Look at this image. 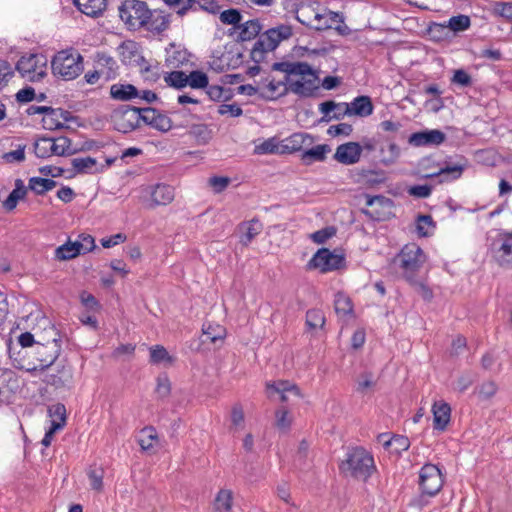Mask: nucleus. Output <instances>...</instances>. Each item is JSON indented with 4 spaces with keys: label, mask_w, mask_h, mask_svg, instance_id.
I'll return each instance as SVG.
<instances>
[{
    "label": "nucleus",
    "mask_w": 512,
    "mask_h": 512,
    "mask_svg": "<svg viewBox=\"0 0 512 512\" xmlns=\"http://www.w3.org/2000/svg\"><path fill=\"white\" fill-rule=\"evenodd\" d=\"M340 469L346 475L366 480L374 469V459L365 449L357 447L347 453V457L341 463Z\"/></svg>",
    "instance_id": "3"
},
{
    "label": "nucleus",
    "mask_w": 512,
    "mask_h": 512,
    "mask_svg": "<svg viewBox=\"0 0 512 512\" xmlns=\"http://www.w3.org/2000/svg\"><path fill=\"white\" fill-rule=\"evenodd\" d=\"M471 25L470 17L464 14L451 17L444 23H433L430 26L432 33L444 34L446 31H452L457 34L467 30Z\"/></svg>",
    "instance_id": "15"
},
{
    "label": "nucleus",
    "mask_w": 512,
    "mask_h": 512,
    "mask_svg": "<svg viewBox=\"0 0 512 512\" xmlns=\"http://www.w3.org/2000/svg\"><path fill=\"white\" fill-rule=\"evenodd\" d=\"M42 124L45 129L48 130H58L63 129L65 127L64 123L59 120L58 110L54 108V112H47L43 119Z\"/></svg>",
    "instance_id": "52"
},
{
    "label": "nucleus",
    "mask_w": 512,
    "mask_h": 512,
    "mask_svg": "<svg viewBox=\"0 0 512 512\" xmlns=\"http://www.w3.org/2000/svg\"><path fill=\"white\" fill-rule=\"evenodd\" d=\"M208 84V76L200 70H194L187 75V85L193 89H203L208 87Z\"/></svg>",
    "instance_id": "44"
},
{
    "label": "nucleus",
    "mask_w": 512,
    "mask_h": 512,
    "mask_svg": "<svg viewBox=\"0 0 512 512\" xmlns=\"http://www.w3.org/2000/svg\"><path fill=\"white\" fill-rule=\"evenodd\" d=\"M362 146L358 142H347L339 145L333 155L335 161L343 165H353L359 162Z\"/></svg>",
    "instance_id": "14"
},
{
    "label": "nucleus",
    "mask_w": 512,
    "mask_h": 512,
    "mask_svg": "<svg viewBox=\"0 0 512 512\" xmlns=\"http://www.w3.org/2000/svg\"><path fill=\"white\" fill-rule=\"evenodd\" d=\"M497 389V385L494 381H486L478 387V395L480 398L486 400L493 397Z\"/></svg>",
    "instance_id": "60"
},
{
    "label": "nucleus",
    "mask_w": 512,
    "mask_h": 512,
    "mask_svg": "<svg viewBox=\"0 0 512 512\" xmlns=\"http://www.w3.org/2000/svg\"><path fill=\"white\" fill-rule=\"evenodd\" d=\"M279 42L272 35L271 30H267L265 33L260 35L258 40L254 43L251 50V57L255 62H260L264 59V54L269 51H273L277 48Z\"/></svg>",
    "instance_id": "16"
},
{
    "label": "nucleus",
    "mask_w": 512,
    "mask_h": 512,
    "mask_svg": "<svg viewBox=\"0 0 512 512\" xmlns=\"http://www.w3.org/2000/svg\"><path fill=\"white\" fill-rule=\"evenodd\" d=\"M77 243L81 254H85L88 252H91L95 248V240L94 238L89 235L82 233L78 236V239L75 241Z\"/></svg>",
    "instance_id": "59"
},
{
    "label": "nucleus",
    "mask_w": 512,
    "mask_h": 512,
    "mask_svg": "<svg viewBox=\"0 0 512 512\" xmlns=\"http://www.w3.org/2000/svg\"><path fill=\"white\" fill-rule=\"evenodd\" d=\"M167 6L173 8L176 14L183 17L188 12L195 11V0H162Z\"/></svg>",
    "instance_id": "40"
},
{
    "label": "nucleus",
    "mask_w": 512,
    "mask_h": 512,
    "mask_svg": "<svg viewBox=\"0 0 512 512\" xmlns=\"http://www.w3.org/2000/svg\"><path fill=\"white\" fill-rule=\"evenodd\" d=\"M71 164L76 173H90L96 166L97 161L95 158L90 156L83 158H74L71 160Z\"/></svg>",
    "instance_id": "45"
},
{
    "label": "nucleus",
    "mask_w": 512,
    "mask_h": 512,
    "mask_svg": "<svg viewBox=\"0 0 512 512\" xmlns=\"http://www.w3.org/2000/svg\"><path fill=\"white\" fill-rule=\"evenodd\" d=\"M188 134L193 137L199 145L207 144L212 138V130L207 124L203 123L192 124L189 127Z\"/></svg>",
    "instance_id": "31"
},
{
    "label": "nucleus",
    "mask_w": 512,
    "mask_h": 512,
    "mask_svg": "<svg viewBox=\"0 0 512 512\" xmlns=\"http://www.w3.org/2000/svg\"><path fill=\"white\" fill-rule=\"evenodd\" d=\"M96 63L99 69L104 70L106 80L115 78L117 63L113 57L105 53H98Z\"/></svg>",
    "instance_id": "34"
},
{
    "label": "nucleus",
    "mask_w": 512,
    "mask_h": 512,
    "mask_svg": "<svg viewBox=\"0 0 512 512\" xmlns=\"http://www.w3.org/2000/svg\"><path fill=\"white\" fill-rule=\"evenodd\" d=\"M169 16L168 15H162V14H153L152 18L149 20V28L151 30H155L157 32H163L165 31L169 26Z\"/></svg>",
    "instance_id": "54"
},
{
    "label": "nucleus",
    "mask_w": 512,
    "mask_h": 512,
    "mask_svg": "<svg viewBox=\"0 0 512 512\" xmlns=\"http://www.w3.org/2000/svg\"><path fill=\"white\" fill-rule=\"evenodd\" d=\"M52 151L57 156H69L77 152L75 148L71 147V140L66 136L52 138Z\"/></svg>",
    "instance_id": "37"
},
{
    "label": "nucleus",
    "mask_w": 512,
    "mask_h": 512,
    "mask_svg": "<svg viewBox=\"0 0 512 512\" xmlns=\"http://www.w3.org/2000/svg\"><path fill=\"white\" fill-rule=\"evenodd\" d=\"M240 29L238 40L239 41H250L254 39L261 31L262 27L257 19L246 21L245 23L238 25Z\"/></svg>",
    "instance_id": "30"
},
{
    "label": "nucleus",
    "mask_w": 512,
    "mask_h": 512,
    "mask_svg": "<svg viewBox=\"0 0 512 512\" xmlns=\"http://www.w3.org/2000/svg\"><path fill=\"white\" fill-rule=\"evenodd\" d=\"M111 120L117 131L122 133L131 132L140 127L143 120L142 108L122 105L113 110Z\"/></svg>",
    "instance_id": "8"
},
{
    "label": "nucleus",
    "mask_w": 512,
    "mask_h": 512,
    "mask_svg": "<svg viewBox=\"0 0 512 512\" xmlns=\"http://www.w3.org/2000/svg\"><path fill=\"white\" fill-rule=\"evenodd\" d=\"M77 9L86 16L97 18L107 8V0H73Z\"/></svg>",
    "instance_id": "19"
},
{
    "label": "nucleus",
    "mask_w": 512,
    "mask_h": 512,
    "mask_svg": "<svg viewBox=\"0 0 512 512\" xmlns=\"http://www.w3.org/2000/svg\"><path fill=\"white\" fill-rule=\"evenodd\" d=\"M384 444L387 447H393L395 452L400 453L409 448L410 441L406 436H393L390 440L385 441Z\"/></svg>",
    "instance_id": "58"
},
{
    "label": "nucleus",
    "mask_w": 512,
    "mask_h": 512,
    "mask_svg": "<svg viewBox=\"0 0 512 512\" xmlns=\"http://www.w3.org/2000/svg\"><path fill=\"white\" fill-rule=\"evenodd\" d=\"M233 492L229 489H221L214 500L215 512H232Z\"/></svg>",
    "instance_id": "32"
},
{
    "label": "nucleus",
    "mask_w": 512,
    "mask_h": 512,
    "mask_svg": "<svg viewBox=\"0 0 512 512\" xmlns=\"http://www.w3.org/2000/svg\"><path fill=\"white\" fill-rule=\"evenodd\" d=\"M15 68L23 79L37 82L46 76V59L39 54L22 56Z\"/></svg>",
    "instance_id": "9"
},
{
    "label": "nucleus",
    "mask_w": 512,
    "mask_h": 512,
    "mask_svg": "<svg viewBox=\"0 0 512 512\" xmlns=\"http://www.w3.org/2000/svg\"><path fill=\"white\" fill-rule=\"evenodd\" d=\"M206 88L207 95L213 101H227L232 97L231 91L229 89L226 90L221 86L211 85Z\"/></svg>",
    "instance_id": "51"
},
{
    "label": "nucleus",
    "mask_w": 512,
    "mask_h": 512,
    "mask_svg": "<svg viewBox=\"0 0 512 512\" xmlns=\"http://www.w3.org/2000/svg\"><path fill=\"white\" fill-rule=\"evenodd\" d=\"M289 92L286 78L284 81L271 80L261 88L260 96L266 100H275Z\"/></svg>",
    "instance_id": "25"
},
{
    "label": "nucleus",
    "mask_w": 512,
    "mask_h": 512,
    "mask_svg": "<svg viewBox=\"0 0 512 512\" xmlns=\"http://www.w3.org/2000/svg\"><path fill=\"white\" fill-rule=\"evenodd\" d=\"M313 13V8H311L310 6L301 5V7L296 11V19L305 26H311L310 18Z\"/></svg>",
    "instance_id": "64"
},
{
    "label": "nucleus",
    "mask_w": 512,
    "mask_h": 512,
    "mask_svg": "<svg viewBox=\"0 0 512 512\" xmlns=\"http://www.w3.org/2000/svg\"><path fill=\"white\" fill-rule=\"evenodd\" d=\"M226 330L224 327L220 325H211L209 324L207 327L203 328V337L202 342L210 341L211 343H216L218 340H223L225 337Z\"/></svg>",
    "instance_id": "43"
},
{
    "label": "nucleus",
    "mask_w": 512,
    "mask_h": 512,
    "mask_svg": "<svg viewBox=\"0 0 512 512\" xmlns=\"http://www.w3.org/2000/svg\"><path fill=\"white\" fill-rule=\"evenodd\" d=\"M140 96V91L129 83H116L110 87V97L114 100L127 102Z\"/></svg>",
    "instance_id": "20"
},
{
    "label": "nucleus",
    "mask_w": 512,
    "mask_h": 512,
    "mask_svg": "<svg viewBox=\"0 0 512 512\" xmlns=\"http://www.w3.org/2000/svg\"><path fill=\"white\" fill-rule=\"evenodd\" d=\"M241 233L240 243L248 246L251 241L262 231V224L258 219H252L248 222H243L238 226Z\"/></svg>",
    "instance_id": "26"
},
{
    "label": "nucleus",
    "mask_w": 512,
    "mask_h": 512,
    "mask_svg": "<svg viewBox=\"0 0 512 512\" xmlns=\"http://www.w3.org/2000/svg\"><path fill=\"white\" fill-rule=\"evenodd\" d=\"M429 227L434 228L432 217L430 215H419L416 223L417 233L422 237H427L429 235Z\"/></svg>",
    "instance_id": "57"
},
{
    "label": "nucleus",
    "mask_w": 512,
    "mask_h": 512,
    "mask_svg": "<svg viewBox=\"0 0 512 512\" xmlns=\"http://www.w3.org/2000/svg\"><path fill=\"white\" fill-rule=\"evenodd\" d=\"M286 82L288 84L289 92H292L299 97L308 98L315 94V91L319 88L318 76L310 66V73H306L305 76H301L299 80H292L286 76Z\"/></svg>",
    "instance_id": "12"
},
{
    "label": "nucleus",
    "mask_w": 512,
    "mask_h": 512,
    "mask_svg": "<svg viewBox=\"0 0 512 512\" xmlns=\"http://www.w3.org/2000/svg\"><path fill=\"white\" fill-rule=\"evenodd\" d=\"M155 392L160 399L167 398L171 393V382L167 373H160L156 379Z\"/></svg>",
    "instance_id": "47"
},
{
    "label": "nucleus",
    "mask_w": 512,
    "mask_h": 512,
    "mask_svg": "<svg viewBox=\"0 0 512 512\" xmlns=\"http://www.w3.org/2000/svg\"><path fill=\"white\" fill-rule=\"evenodd\" d=\"M154 205H167L174 199V188L167 184H157L150 192Z\"/></svg>",
    "instance_id": "28"
},
{
    "label": "nucleus",
    "mask_w": 512,
    "mask_h": 512,
    "mask_svg": "<svg viewBox=\"0 0 512 512\" xmlns=\"http://www.w3.org/2000/svg\"><path fill=\"white\" fill-rule=\"evenodd\" d=\"M46 178L32 177L29 179L28 188L36 195H44L46 193Z\"/></svg>",
    "instance_id": "63"
},
{
    "label": "nucleus",
    "mask_w": 512,
    "mask_h": 512,
    "mask_svg": "<svg viewBox=\"0 0 512 512\" xmlns=\"http://www.w3.org/2000/svg\"><path fill=\"white\" fill-rule=\"evenodd\" d=\"M279 42L272 35L271 30H267L265 33L260 35L258 40L254 43L251 50V57L255 62H260L264 59V54L269 51H273L277 48Z\"/></svg>",
    "instance_id": "17"
},
{
    "label": "nucleus",
    "mask_w": 512,
    "mask_h": 512,
    "mask_svg": "<svg viewBox=\"0 0 512 512\" xmlns=\"http://www.w3.org/2000/svg\"><path fill=\"white\" fill-rule=\"evenodd\" d=\"M267 389L273 390L274 392L279 394H283V392H293L297 396L300 395V389L296 385L291 384L288 381H281L277 384H267Z\"/></svg>",
    "instance_id": "56"
},
{
    "label": "nucleus",
    "mask_w": 512,
    "mask_h": 512,
    "mask_svg": "<svg viewBox=\"0 0 512 512\" xmlns=\"http://www.w3.org/2000/svg\"><path fill=\"white\" fill-rule=\"evenodd\" d=\"M375 382L373 381V375L370 372H365L359 376L357 379V387L356 391L360 393H365L368 388L374 386Z\"/></svg>",
    "instance_id": "62"
},
{
    "label": "nucleus",
    "mask_w": 512,
    "mask_h": 512,
    "mask_svg": "<svg viewBox=\"0 0 512 512\" xmlns=\"http://www.w3.org/2000/svg\"><path fill=\"white\" fill-rule=\"evenodd\" d=\"M348 106L351 115L367 117L373 113V104L369 96H358L348 103Z\"/></svg>",
    "instance_id": "29"
},
{
    "label": "nucleus",
    "mask_w": 512,
    "mask_h": 512,
    "mask_svg": "<svg viewBox=\"0 0 512 512\" xmlns=\"http://www.w3.org/2000/svg\"><path fill=\"white\" fill-rule=\"evenodd\" d=\"M119 17L129 29L148 26L152 11L146 2L141 0H124L118 7Z\"/></svg>",
    "instance_id": "5"
},
{
    "label": "nucleus",
    "mask_w": 512,
    "mask_h": 512,
    "mask_svg": "<svg viewBox=\"0 0 512 512\" xmlns=\"http://www.w3.org/2000/svg\"><path fill=\"white\" fill-rule=\"evenodd\" d=\"M334 310L340 318L352 314L353 304L350 297L342 292L336 293L334 298Z\"/></svg>",
    "instance_id": "35"
},
{
    "label": "nucleus",
    "mask_w": 512,
    "mask_h": 512,
    "mask_svg": "<svg viewBox=\"0 0 512 512\" xmlns=\"http://www.w3.org/2000/svg\"><path fill=\"white\" fill-rule=\"evenodd\" d=\"M446 139V135L437 129L416 132L410 135L409 143L416 147L440 145Z\"/></svg>",
    "instance_id": "18"
},
{
    "label": "nucleus",
    "mask_w": 512,
    "mask_h": 512,
    "mask_svg": "<svg viewBox=\"0 0 512 512\" xmlns=\"http://www.w3.org/2000/svg\"><path fill=\"white\" fill-rule=\"evenodd\" d=\"M90 486L93 490L101 491L103 488L104 471L100 467H90L87 472Z\"/></svg>",
    "instance_id": "50"
},
{
    "label": "nucleus",
    "mask_w": 512,
    "mask_h": 512,
    "mask_svg": "<svg viewBox=\"0 0 512 512\" xmlns=\"http://www.w3.org/2000/svg\"><path fill=\"white\" fill-rule=\"evenodd\" d=\"M143 120L142 122L150 127L160 131L168 132L173 128V122L166 114L152 107L142 108ZM185 127V125H174V128Z\"/></svg>",
    "instance_id": "13"
},
{
    "label": "nucleus",
    "mask_w": 512,
    "mask_h": 512,
    "mask_svg": "<svg viewBox=\"0 0 512 512\" xmlns=\"http://www.w3.org/2000/svg\"><path fill=\"white\" fill-rule=\"evenodd\" d=\"M47 332L51 338L46 342L37 340L33 346L32 354L37 364L28 362L25 367V370L35 377L39 375V372H44L45 369L53 366L61 353V339L58 337L57 330L50 327Z\"/></svg>",
    "instance_id": "1"
},
{
    "label": "nucleus",
    "mask_w": 512,
    "mask_h": 512,
    "mask_svg": "<svg viewBox=\"0 0 512 512\" xmlns=\"http://www.w3.org/2000/svg\"><path fill=\"white\" fill-rule=\"evenodd\" d=\"M173 358L169 355L166 348L161 345H156L150 348V362L159 364L162 362L172 363Z\"/></svg>",
    "instance_id": "49"
},
{
    "label": "nucleus",
    "mask_w": 512,
    "mask_h": 512,
    "mask_svg": "<svg viewBox=\"0 0 512 512\" xmlns=\"http://www.w3.org/2000/svg\"><path fill=\"white\" fill-rule=\"evenodd\" d=\"M398 260L405 278L410 283H416L415 274L426 260L423 250L415 243L407 244L399 253Z\"/></svg>",
    "instance_id": "7"
},
{
    "label": "nucleus",
    "mask_w": 512,
    "mask_h": 512,
    "mask_svg": "<svg viewBox=\"0 0 512 512\" xmlns=\"http://www.w3.org/2000/svg\"><path fill=\"white\" fill-rule=\"evenodd\" d=\"M27 193V188L24 186L22 180L15 181V188L11 191L7 199L4 201V207L11 211L16 208L20 199H23Z\"/></svg>",
    "instance_id": "36"
},
{
    "label": "nucleus",
    "mask_w": 512,
    "mask_h": 512,
    "mask_svg": "<svg viewBox=\"0 0 512 512\" xmlns=\"http://www.w3.org/2000/svg\"><path fill=\"white\" fill-rule=\"evenodd\" d=\"M443 476L440 469L434 464H425L419 472V487L421 495L411 500L410 505L422 508L426 502L425 496L433 497L439 493L443 486Z\"/></svg>",
    "instance_id": "4"
},
{
    "label": "nucleus",
    "mask_w": 512,
    "mask_h": 512,
    "mask_svg": "<svg viewBox=\"0 0 512 512\" xmlns=\"http://www.w3.org/2000/svg\"><path fill=\"white\" fill-rule=\"evenodd\" d=\"M345 263L343 254L331 252L327 248L319 249L312 259L309 261V266L319 269L321 272H328L341 268Z\"/></svg>",
    "instance_id": "11"
},
{
    "label": "nucleus",
    "mask_w": 512,
    "mask_h": 512,
    "mask_svg": "<svg viewBox=\"0 0 512 512\" xmlns=\"http://www.w3.org/2000/svg\"><path fill=\"white\" fill-rule=\"evenodd\" d=\"M465 166L463 164H454L450 165L448 163L445 164L438 172L431 173L425 175V178H433L438 176H444L445 178L442 180H455L461 177Z\"/></svg>",
    "instance_id": "33"
},
{
    "label": "nucleus",
    "mask_w": 512,
    "mask_h": 512,
    "mask_svg": "<svg viewBox=\"0 0 512 512\" xmlns=\"http://www.w3.org/2000/svg\"><path fill=\"white\" fill-rule=\"evenodd\" d=\"M220 21L226 25H240L242 15L239 10L231 8L220 13Z\"/></svg>",
    "instance_id": "53"
},
{
    "label": "nucleus",
    "mask_w": 512,
    "mask_h": 512,
    "mask_svg": "<svg viewBox=\"0 0 512 512\" xmlns=\"http://www.w3.org/2000/svg\"><path fill=\"white\" fill-rule=\"evenodd\" d=\"M434 429L443 431L448 425L451 417V407L448 403L435 402L432 407Z\"/></svg>",
    "instance_id": "21"
},
{
    "label": "nucleus",
    "mask_w": 512,
    "mask_h": 512,
    "mask_svg": "<svg viewBox=\"0 0 512 512\" xmlns=\"http://www.w3.org/2000/svg\"><path fill=\"white\" fill-rule=\"evenodd\" d=\"M336 234V228L328 226L311 234L310 238L317 244H323Z\"/></svg>",
    "instance_id": "55"
},
{
    "label": "nucleus",
    "mask_w": 512,
    "mask_h": 512,
    "mask_svg": "<svg viewBox=\"0 0 512 512\" xmlns=\"http://www.w3.org/2000/svg\"><path fill=\"white\" fill-rule=\"evenodd\" d=\"M283 144L276 137L269 138L255 147V153L262 154H283Z\"/></svg>",
    "instance_id": "38"
},
{
    "label": "nucleus",
    "mask_w": 512,
    "mask_h": 512,
    "mask_svg": "<svg viewBox=\"0 0 512 512\" xmlns=\"http://www.w3.org/2000/svg\"><path fill=\"white\" fill-rule=\"evenodd\" d=\"M165 82L176 89L187 86V74L183 71H172L164 77Z\"/></svg>",
    "instance_id": "48"
},
{
    "label": "nucleus",
    "mask_w": 512,
    "mask_h": 512,
    "mask_svg": "<svg viewBox=\"0 0 512 512\" xmlns=\"http://www.w3.org/2000/svg\"><path fill=\"white\" fill-rule=\"evenodd\" d=\"M231 179L225 176H213L209 178V185L215 193H221L230 184Z\"/></svg>",
    "instance_id": "61"
},
{
    "label": "nucleus",
    "mask_w": 512,
    "mask_h": 512,
    "mask_svg": "<svg viewBox=\"0 0 512 512\" xmlns=\"http://www.w3.org/2000/svg\"><path fill=\"white\" fill-rule=\"evenodd\" d=\"M137 442L142 451L154 453L155 447L159 443V437L156 429L152 426L144 427L137 436Z\"/></svg>",
    "instance_id": "23"
},
{
    "label": "nucleus",
    "mask_w": 512,
    "mask_h": 512,
    "mask_svg": "<svg viewBox=\"0 0 512 512\" xmlns=\"http://www.w3.org/2000/svg\"><path fill=\"white\" fill-rule=\"evenodd\" d=\"M52 138L42 137L34 144V152L38 158H48L54 155L52 151Z\"/></svg>",
    "instance_id": "42"
},
{
    "label": "nucleus",
    "mask_w": 512,
    "mask_h": 512,
    "mask_svg": "<svg viewBox=\"0 0 512 512\" xmlns=\"http://www.w3.org/2000/svg\"><path fill=\"white\" fill-rule=\"evenodd\" d=\"M80 254L81 251L75 241H67L65 244L59 246L55 251V256L58 260H69Z\"/></svg>",
    "instance_id": "39"
},
{
    "label": "nucleus",
    "mask_w": 512,
    "mask_h": 512,
    "mask_svg": "<svg viewBox=\"0 0 512 512\" xmlns=\"http://www.w3.org/2000/svg\"><path fill=\"white\" fill-rule=\"evenodd\" d=\"M272 70L280 71L290 77L291 75L305 76L306 73H310V65L306 62H275L272 65Z\"/></svg>",
    "instance_id": "24"
},
{
    "label": "nucleus",
    "mask_w": 512,
    "mask_h": 512,
    "mask_svg": "<svg viewBox=\"0 0 512 512\" xmlns=\"http://www.w3.org/2000/svg\"><path fill=\"white\" fill-rule=\"evenodd\" d=\"M312 140V136L307 133H294L282 141V153L290 154L300 151L305 145H310Z\"/></svg>",
    "instance_id": "22"
},
{
    "label": "nucleus",
    "mask_w": 512,
    "mask_h": 512,
    "mask_svg": "<svg viewBox=\"0 0 512 512\" xmlns=\"http://www.w3.org/2000/svg\"><path fill=\"white\" fill-rule=\"evenodd\" d=\"M83 60V56L74 48L61 50L51 61L52 73L66 81L74 80L84 70Z\"/></svg>",
    "instance_id": "2"
},
{
    "label": "nucleus",
    "mask_w": 512,
    "mask_h": 512,
    "mask_svg": "<svg viewBox=\"0 0 512 512\" xmlns=\"http://www.w3.org/2000/svg\"><path fill=\"white\" fill-rule=\"evenodd\" d=\"M381 158L380 162L384 166H390L398 160L400 156V147L396 143H390L388 150L385 151L383 148L380 150Z\"/></svg>",
    "instance_id": "46"
},
{
    "label": "nucleus",
    "mask_w": 512,
    "mask_h": 512,
    "mask_svg": "<svg viewBox=\"0 0 512 512\" xmlns=\"http://www.w3.org/2000/svg\"><path fill=\"white\" fill-rule=\"evenodd\" d=\"M38 377H40L45 384L60 389L68 387L72 383L73 372L69 365L60 361L55 362L53 366L49 369H45L44 372H39Z\"/></svg>",
    "instance_id": "10"
},
{
    "label": "nucleus",
    "mask_w": 512,
    "mask_h": 512,
    "mask_svg": "<svg viewBox=\"0 0 512 512\" xmlns=\"http://www.w3.org/2000/svg\"><path fill=\"white\" fill-rule=\"evenodd\" d=\"M488 253L497 265L512 269V232L497 231L487 238Z\"/></svg>",
    "instance_id": "6"
},
{
    "label": "nucleus",
    "mask_w": 512,
    "mask_h": 512,
    "mask_svg": "<svg viewBox=\"0 0 512 512\" xmlns=\"http://www.w3.org/2000/svg\"><path fill=\"white\" fill-rule=\"evenodd\" d=\"M325 320V315L320 309L314 308L306 312V325L310 330L323 328Z\"/></svg>",
    "instance_id": "41"
},
{
    "label": "nucleus",
    "mask_w": 512,
    "mask_h": 512,
    "mask_svg": "<svg viewBox=\"0 0 512 512\" xmlns=\"http://www.w3.org/2000/svg\"><path fill=\"white\" fill-rule=\"evenodd\" d=\"M331 148L327 144H319L310 149L304 150L301 155V161L304 165H311L314 162H323L326 159L327 153Z\"/></svg>",
    "instance_id": "27"
}]
</instances>
